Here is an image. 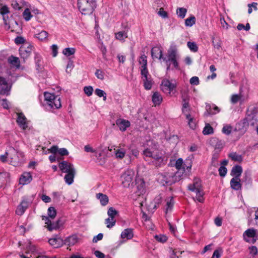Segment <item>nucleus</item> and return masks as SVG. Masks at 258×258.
<instances>
[{"label":"nucleus","instance_id":"1","mask_svg":"<svg viewBox=\"0 0 258 258\" xmlns=\"http://www.w3.org/2000/svg\"><path fill=\"white\" fill-rule=\"evenodd\" d=\"M44 106L47 110L56 109L61 107L60 98L53 93L45 92Z\"/></svg>","mask_w":258,"mask_h":258},{"label":"nucleus","instance_id":"2","mask_svg":"<svg viewBox=\"0 0 258 258\" xmlns=\"http://www.w3.org/2000/svg\"><path fill=\"white\" fill-rule=\"evenodd\" d=\"M96 6V0H78V7L82 14H92Z\"/></svg>","mask_w":258,"mask_h":258},{"label":"nucleus","instance_id":"3","mask_svg":"<svg viewBox=\"0 0 258 258\" xmlns=\"http://www.w3.org/2000/svg\"><path fill=\"white\" fill-rule=\"evenodd\" d=\"M178 58V55L177 54V50L174 47H171L168 51L167 58L163 57L162 59L166 62L167 66V70L170 69L171 63L176 69H179L177 59Z\"/></svg>","mask_w":258,"mask_h":258},{"label":"nucleus","instance_id":"4","mask_svg":"<svg viewBox=\"0 0 258 258\" xmlns=\"http://www.w3.org/2000/svg\"><path fill=\"white\" fill-rule=\"evenodd\" d=\"M188 188L196 194V198L200 202H203V191L201 187V180L199 178H195L192 184L188 186Z\"/></svg>","mask_w":258,"mask_h":258},{"label":"nucleus","instance_id":"5","mask_svg":"<svg viewBox=\"0 0 258 258\" xmlns=\"http://www.w3.org/2000/svg\"><path fill=\"white\" fill-rule=\"evenodd\" d=\"M7 154L9 155L10 164L13 166H18L22 162V154L18 152L13 147H10L7 149Z\"/></svg>","mask_w":258,"mask_h":258},{"label":"nucleus","instance_id":"6","mask_svg":"<svg viewBox=\"0 0 258 258\" xmlns=\"http://www.w3.org/2000/svg\"><path fill=\"white\" fill-rule=\"evenodd\" d=\"M135 172L132 169L126 170L121 175L122 184L125 187H128L134 183Z\"/></svg>","mask_w":258,"mask_h":258},{"label":"nucleus","instance_id":"7","mask_svg":"<svg viewBox=\"0 0 258 258\" xmlns=\"http://www.w3.org/2000/svg\"><path fill=\"white\" fill-rule=\"evenodd\" d=\"M172 173L165 172L159 173L157 179L158 182L163 186L171 185L175 183L176 180H173Z\"/></svg>","mask_w":258,"mask_h":258},{"label":"nucleus","instance_id":"8","mask_svg":"<svg viewBox=\"0 0 258 258\" xmlns=\"http://www.w3.org/2000/svg\"><path fill=\"white\" fill-rule=\"evenodd\" d=\"M157 146L154 144V146L151 148H147L143 151V154L146 157H151L155 160L161 159V154L157 149Z\"/></svg>","mask_w":258,"mask_h":258},{"label":"nucleus","instance_id":"9","mask_svg":"<svg viewBox=\"0 0 258 258\" xmlns=\"http://www.w3.org/2000/svg\"><path fill=\"white\" fill-rule=\"evenodd\" d=\"M247 120L248 123L251 125H254L258 123V110L255 108H248L247 113Z\"/></svg>","mask_w":258,"mask_h":258},{"label":"nucleus","instance_id":"10","mask_svg":"<svg viewBox=\"0 0 258 258\" xmlns=\"http://www.w3.org/2000/svg\"><path fill=\"white\" fill-rule=\"evenodd\" d=\"M161 89L163 92L167 94L174 93L176 85V84L170 81L167 79H164L162 81L161 85Z\"/></svg>","mask_w":258,"mask_h":258},{"label":"nucleus","instance_id":"11","mask_svg":"<svg viewBox=\"0 0 258 258\" xmlns=\"http://www.w3.org/2000/svg\"><path fill=\"white\" fill-rule=\"evenodd\" d=\"M256 230L253 228L247 229L243 234V239L247 242L254 243L256 242Z\"/></svg>","mask_w":258,"mask_h":258},{"label":"nucleus","instance_id":"12","mask_svg":"<svg viewBox=\"0 0 258 258\" xmlns=\"http://www.w3.org/2000/svg\"><path fill=\"white\" fill-rule=\"evenodd\" d=\"M42 220L45 222V227L50 231L59 229L61 225L59 224V220H57L55 222H52V220L47 216H43Z\"/></svg>","mask_w":258,"mask_h":258},{"label":"nucleus","instance_id":"13","mask_svg":"<svg viewBox=\"0 0 258 258\" xmlns=\"http://www.w3.org/2000/svg\"><path fill=\"white\" fill-rule=\"evenodd\" d=\"M11 86L8 84L6 79L0 77V95H8L11 90Z\"/></svg>","mask_w":258,"mask_h":258},{"label":"nucleus","instance_id":"14","mask_svg":"<svg viewBox=\"0 0 258 258\" xmlns=\"http://www.w3.org/2000/svg\"><path fill=\"white\" fill-rule=\"evenodd\" d=\"M59 168L62 172L67 173L76 172L74 165L67 161H62L59 164Z\"/></svg>","mask_w":258,"mask_h":258},{"label":"nucleus","instance_id":"15","mask_svg":"<svg viewBox=\"0 0 258 258\" xmlns=\"http://www.w3.org/2000/svg\"><path fill=\"white\" fill-rule=\"evenodd\" d=\"M17 122L20 127L23 130H26L28 126V121L26 117L22 112L17 113Z\"/></svg>","mask_w":258,"mask_h":258},{"label":"nucleus","instance_id":"16","mask_svg":"<svg viewBox=\"0 0 258 258\" xmlns=\"http://www.w3.org/2000/svg\"><path fill=\"white\" fill-rule=\"evenodd\" d=\"M142 76L143 81L144 82V86L146 90H150L152 88L153 82L151 76L149 74V72L145 73H141Z\"/></svg>","mask_w":258,"mask_h":258},{"label":"nucleus","instance_id":"17","mask_svg":"<svg viewBox=\"0 0 258 258\" xmlns=\"http://www.w3.org/2000/svg\"><path fill=\"white\" fill-rule=\"evenodd\" d=\"M209 144L214 147L215 150L220 151L224 146V141L214 137L210 140Z\"/></svg>","mask_w":258,"mask_h":258},{"label":"nucleus","instance_id":"18","mask_svg":"<svg viewBox=\"0 0 258 258\" xmlns=\"http://www.w3.org/2000/svg\"><path fill=\"white\" fill-rule=\"evenodd\" d=\"M116 124L119 128V130L122 132L125 131L131 124L128 120L121 118L116 120Z\"/></svg>","mask_w":258,"mask_h":258},{"label":"nucleus","instance_id":"19","mask_svg":"<svg viewBox=\"0 0 258 258\" xmlns=\"http://www.w3.org/2000/svg\"><path fill=\"white\" fill-rule=\"evenodd\" d=\"M49 244L54 248H57L62 246L63 243V240L60 237H54L49 239Z\"/></svg>","mask_w":258,"mask_h":258},{"label":"nucleus","instance_id":"20","mask_svg":"<svg viewBox=\"0 0 258 258\" xmlns=\"http://www.w3.org/2000/svg\"><path fill=\"white\" fill-rule=\"evenodd\" d=\"M139 62L141 65V73H145L148 72L147 69V56L145 55H142L139 58Z\"/></svg>","mask_w":258,"mask_h":258},{"label":"nucleus","instance_id":"21","mask_svg":"<svg viewBox=\"0 0 258 258\" xmlns=\"http://www.w3.org/2000/svg\"><path fill=\"white\" fill-rule=\"evenodd\" d=\"M32 180V175L30 172H24L20 178V183L22 184L29 183Z\"/></svg>","mask_w":258,"mask_h":258},{"label":"nucleus","instance_id":"22","mask_svg":"<svg viewBox=\"0 0 258 258\" xmlns=\"http://www.w3.org/2000/svg\"><path fill=\"white\" fill-rule=\"evenodd\" d=\"M240 180L239 178L233 177L230 180V186L231 187L235 190L240 189L241 188V185L240 182Z\"/></svg>","mask_w":258,"mask_h":258},{"label":"nucleus","instance_id":"23","mask_svg":"<svg viewBox=\"0 0 258 258\" xmlns=\"http://www.w3.org/2000/svg\"><path fill=\"white\" fill-rule=\"evenodd\" d=\"M152 56L153 58H158L159 59L163 58L162 57V51L159 47H154L151 50Z\"/></svg>","mask_w":258,"mask_h":258},{"label":"nucleus","instance_id":"24","mask_svg":"<svg viewBox=\"0 0 258 258\" xmlns=\"http://www.w3.org/2000/svg\"><path fill=\"white\" fill-rule=\"evenodd\" d=\"M96 198L99 200L101 205L103 206H106L109 202L108 198L105 194L98 193L96 195Z\"/></svg>","mask_w":258,"mask_h":258},{"label":"nucleus","instance_id":"25","mask_svg":"<svg viewBox=\"0 0 258 258\" xmlns=\"http://www.w3.org/2000/svg\"><path fill=\"white\" fill-rule=\"evenodd\" d=\"M121 238L122 239H131L134 236L133 229L127 228L124 229L121 233Z\"/></svg>","mask_w":258,"mask_h":258},{"label":"nucleus","instance_id":"26","mask_svg":"<svg viewBox=\"0 0 258 258\" xmlns=\"http://www.w3.org/2000/svg\"><path fill=\"white\" fill-rule=\"evenodd\" d=\"M242 172V169L240 166L236 165L234 166L231 170V175L234 177L239 178Z\"/></svg>","mask_w":258,"mask_h":258},{"label":"nucleus","instance_id":"27","mask_svg":"<svg viewBox=\"0 0 258 258\" xmlns=\"http://www.w3.org/2000/svg\"><path fill=\"white\" fill-rule=\"evenodd\" d=\"M8 62L13 67L19 69L20 67V61L18 57L11 55L8 58Z\"/></svg>","mask_w":258,"mask_h":258},{"label":"nucleus","instance_id":"28","mask_svg":"<svg viewBox=\"0 0 258 258\" xmlns=\"http://www.w3.org/2000/svg\"><path fill=\"white\" fill-rule=\"evenodd\" d=\"M9 173L6 172L0 173V188L2 187L8 181Z\"/></svg>","mask_w":258,"mask_h":258},{"label":"nucleus","instance_id":"29","mask_svg":"<svg viewBox=\"0 0 258 258\" xmlns=\"http://www.w3.org/2000/svg\"><path fill=\"white\" fill-rule=\"evenodd\" d=\"M182 113L184 115H186L187 114L189 113V111L190 110V106L189 105L188 99L183 98H182Z\"/></svg>","mask_w":258,"mask_h":258},{"label":"nucleus","instance_id":"30","mask_svg":"<svg viewBox=\"0 0 258 258\" xmlns=\"http://www.w3.org/2000/svg\"><path fill=\"white\" fill-rule=\"evenodd\" d=\"M162 99L161 95L158 92H155L152 96V101L155 105H160Z\"/></svg>","mask_w":258,"mask_h":258},{"label":"nucleus","instance_id":"31","mask_svg":"<svg viewBox=\"0 0 258 258\" xmlns=\"http://www.w3.org/2000/svg\"><path fill=\"white\" fill-rule=\"evenodd\" d=\"M206 110L210 114H215L220 111L219 108L214 104L206 105Z\"/></svg>","mask_w":258,"mask_h":258},{"label":"nucleus","instance_id":"32","mask_svg":"<svg viewBox=\"0 0 258 258\" xmlns=\"http://www.w3.org/2000/svg\"><path fill=\"white\" fill-rule=\"evenodd\" d=\"M78 242V238L76 235H72L67 238L64 243L69 246L74 245Z\"/></svg>","mask_w":258,"mask_h":258},{"label":"nucleus","instance_id":"33","mask_svg":"<svg viewBox=\"0 0 258 258\" xmlns=\"http://www.w3.org/2000/svg\"><path fill=\"white\" fill-rule=\"evenodd\" d=\"M127 37V32L123 31H119L116 33H115V38L116 39L121 41L124 42L125 38Z\"/></svg>","mask_w":258,"mask_h":258},{"label":"nucleus","instance_id":"34","mask_svg":"<svg viewBox=\"0 0 258 258\" xmlns=\"http://www.w3.org/2000/svg\"><path fill=\"white\" fill-rule=\"evenodd\" d=\"M76 172H71L67 173L64 176V180L66 182L70 185L74 182V178L75 177Z\"/></svg>","mask_w":258,"mask_h":258},{"label":"nucleus","instance_id":"35","mask_svg":"<svg viewBox=\"0 0 258 258\" xmlns=\"http://www.w3.org/2000/svg\"><path fill=\"white\" fill-rule=\"evenodd\" d=\"M114 153L116 158L122 159L125 154V151L122 148L114 149Z\"/></svg>","mask_w":258,"mask_h":258},{"label":"nucleus","instance_id":"36","mask_svg":"<svg viewBox=\"0 0 258 258\" xmlns=\"http://www.w3.org/2000/svg\"><path fill=\"white\" fill-rule=\"evenodd\" d=\"M186 119L188 120V124L191 128L194 129L196 126V121L194 118L191 116L190 113L185 115Z\"/></svg>","mask_w":258,"mask_h":258},{"label":"nucleus","instance_id":"37","mask_svg":"<svg viewBox=\"0 0 258 258\" xmlns=\"http://www.w3.org/2000/svg\"><path fill=\"white\" fill-rule=\"evenodd\" d=\"M48 35V33L46 31L42 30L40 33L35 34V37L40 41H44L47 39Z\"/></svg>","mask_w":258,"mask_h":258},{"label":"nucleus","instance_id":"38","mask_svg":"<svg viewBox=\"0 0 258 258\" xmlns=\"http://www.w3.org/2000/svg\"><path fill=\"white\" fill-rule=\"evenodd\" d=\"M185 172L184 170H178L174 174L172 173V177L173 180H176L175 182L179 181L183 175V173Z\"/></svg>","mask_w":258,"mask_h":258},{"label":"nucleus","instance_id":"39","mask_svg":"<svg viewBox=\"0 0 258 258\" xmlns=\"http://www.w3.org/2000/svg\"><path fill=\"white\" fill-rule=\"evenodd\" d=\"M187 13V9L184 8H178L176 10V14L178 17L183 19Z\"/></svg>","mask_w":258,"mask_h":258},{"label":"nucleus","instance_id":"40","mask_svg":"<svg viewBox=\"0 0 258 258\" xmlns=\"http://www.w3.org/2000/svg\"><path fill=\"white\" fill-rule=\"evenodd\" d=\"M35 62L36 66V69L39 70L41 69L42 66V58L41 56L38 53H35Z\"/></svg>","mask_w":258,"mask_h":258},{"label":"nucleus","instance_id":"41","mask_svg":"<svg viewBox=\"0 0 258 258\" xmlns=\"http://www.w3.org/2000/svg\"><path fill=\"white\" fill-rule=\"evenodd\" d=\"M192 166V161L190 159H186L183 163V170L189 172Z\"/></svg>","mask_w":258,"mask_h":258},{"label":"nucleus","instance_id":"42","mask_svg":"<svg viewBox=\"0 0 258 258\" xmlns=\"http://www.w3.org/2000/svg\"><path fill=\"white\" fill-rule=\"evenodd\" d=\"M213 128L209 123L206 124L203 131V134L208 135L213 134Z\"/></svg>","mask_w":258,"mask_h":258},{"label":"nucleus","instance_id":"43","mask_svg":"<svg viewBox=\"0 0 258 258\" xmlns=\"http://www.w3.org/2000/svg\"><path fill=\"white\" fill-rule=\"evenodd\" d=\"M48 217L50 219L53 220L56 216V212L54 207H50L47 211Z\"/></svg>","mask_w":258,"mask_h":258},{"label":"nucleus","instance_id":"44","mask_svg":"<svg viewBox=\"0 0 258 258\" xmlns=\"http://www.w3.org/2000/svg\"><path fill=\"white\" fill-rule=\"evenodd\" d=\"M76 51V49L75 48L73 47H68L64 48L62 51V53L67 56H70L72 55H73Z\"/></svg>","mask_w":258,"mask_h":258},{"label":"nucleus","instance_id":"45","mask_svg":"<svg viewBox=\"0 0 258 258\" xmlns=\"http://www.w3.org/2000/svg\"><path fill=\"white\" fill-rule=\"evenodd\" d=\"M19 51L21 56L24 59L28 58L31 53L30 50H26L24 48H20Z\"/></svg>","mask_w":258,"mask_h":258},{"label":"nucleus","instance_id":"46","mask_svg":"<svg viewBox=\"0 0 258 258\" xmlns=\"http://www.w3.org/2000/svg\"><path fill=\"white\" fill-rule=\"evenodd\" d=\"M116 220L114 218L109 217L105 219V223L106 227L108 228H111L115 225Z\"/></svg>","mask_w":258,"mask_h":258},{"label":"nucleus","instance_id":"47","mask_svg":"<svg viewBox=\"0 0 258 258\" xmlns=\"http://www.w3.org/2000/svg\"><path fill=\"white\" fill-rule=\"evenodd\" d=\"M196 23V18L194 16H191L187 18L185 21V25L187 27H191Z\"/></svg>","mask_w":258,"mask_h":258},{"label":"nucleus","instance_id":"48","mask_svg":"<svg viewBox=\"0 0 258 258\" xmlns=\"http://www.w3.org/2000/svg\"><path fill=\"white\" fill-rule=\"evenodd\" d=\"M229 157L233 161H242V156L235 152L231 153L229 154Z\"/></svg>","mask_w":258,"mask_h":258},{"label":"nucleus","instance_id":"49","mask_svg":"<svg viewBox=\"0 0 258 258\" xmlns=\"http://www.w3.org/2000/svg\"><path fill=\"white\" fill-rule=\"evenodd\" d=\"M95 94L99 97H103L104 101L106 100V94L103 90L98 88L96 89Z\"/></svg>","mask_w":258,"mask_h":258},{"label":"nucleus","instance_id":"50","mask_svg":"<svg viewBox=\"0 0 258 258\" xmlns=\"http://www.w3.org/2000/svg\"><path fill=\"white\" fill-rule=\"evenodd\" d=\"M32 17V15L31 14V13L29 9H26L25 10L24 12H23V17L24 19L28 21H29L31 18Z\"/></svg>","mask_w":258,"mask_h":258},{"label":"nucleus","instance_id":"51","mask_svg":"<svg viewBox=\"0 0 258 258\" xmlns=\"http://www.w3.org/2000/svg\"><path fill=\"white\" fill-rule=\"evenodd\" d=\"M187 45L189 49L193 52H197L198 50L197 45L194 42H188Z\"/></svg>","mask_w":258,"mask_h":258},{"label":"nucleus","instance_id":"52","mask_svg":"<svg viewBox=\"0 0 258 258\" xmlns=\"http://www.w3.org/2000/svg\"><path fill=\"white\" fill-rule=\"evenodd\" d=\"M183 162L181 158L177 160L175 163V167L178 170H183Z\"/></svg>","mask_w":258,"mask_h":258},{"label":"nucleus","instance_id":"53","mask_svg":"<svg viewBox=\"0 0 258 258\" xmlns=\"http://www.w3.org/2000/svg\"><path fill=\"white\" fill-rule=\"evenodd\" d=\"M174 202L173 200V198L172 197H171L170 200L169 201H167V208H166V213L170 211L174 205Z\"/></svg>","mask_w":258,"mask_h":258},{"label":"nucleus","instance_id":"54","mask_svg":"<svg viewBox=\"0 0 258 258\" xmlns=\"http://www.w3.org/2000/svg\"><path fill=\"white\" fill-rule=\"evenodd\" d=\"M232 127L230 125H225L222 128V133L226 135H229L232 132Z\"/></svg>","mask_w":258,"mask_h":258},{"label":"nucleus","instance_id":"55","mask_svg":"<svg viewBox=\"0 0 258 258\" xmlns=\"http://www.w3.org/2000/svg\"><path fill=\"white\" fill-rule=\"evenodd\" d=\"M117 212L113 208L110 207L109 208L107 214L109 217L114 218L115 216L117 215Z\"/></svg>","mask_w":258,"mask_h":258},{"label":"nucleus","instance_id":"56","mask_svg":"<svg viewBox=\"0 0 258 258\" xmlns=\"http://www.w3.org/2000/svg\"><path fill=\"white\" fill-rule=\"evenodd\" d=\"M241 96L238 94L232 95L231 98V102L233 104L237 103L241 99Z\"/></svg>","mask_w":258,"mask_h":258},{"label":"nucleus","instance_id":"57","mask_svg":"<svg viewBox=\"0 0 258 258\" xmlns=\"http://www.w3.org/2000/svg\"><path fill=\"white\" fill-rule=\"evenodd\" d=\"M155 239L159 242L164 243L167 240V238L164 235H156L155 236Z\"/></svg>","mask_w":258,"mask_h":258},{"label":"nucleus","instance_id":"58","mask_svg":"<svg viewBox=\"0 0 258 258\" xmlns=\"http://www.w3.org/2000/svg\"><path fill=\"white\" fill-rule=\"evenodd\" d=\"M257 4L256 3H252L251 4H249L248 5V13L251 14L252 12V9L253 8L254 10L256 11L257 10Z\"/></svg>","mask_w":258,"mask_h":258},{"label":"nucleus","instance_id":"59","mask_svg":"<svg viewBox=\"0 0 258 258\" xmlns=\"http://www.w3.org/2000/svg\"><path fill=\"white\" fill-rule=\"evenodd\" d=\"M0 106L8 109L9 108V103L6 99H3L0 100Z\"/></svg>","mask_w":258,"mask_h":258},{"label":"nucleus","instance_id":"60","mask_svg":"<svg viewBox=\"0 0 258 258\" xmlns=\"http://www.w3.org/2000/svg\"><path fill=\"white\" fill-rule=\"evenodd\" d=\"M26 209H25L23 206H21L20 204L18 206L16 210V213L18 215H23L25 211H26Z\"/></svg>","mask_w":258,"mask_h":258},{"label":"nucleus","instance_id":"61","mask_svg":"<svg viewBox=\"0 0 258 258\" xmlns=\"http://www.w3.org/2000/svg\"><path fill=\"white\" fill-rule=\"evenodd\" d=\"M93 90L91 86H86L84 88V91L88 96H90L92 94Z\"/></svg>","mask_w":258,"mask_h":258},{"label":"nucleus","instance_id":"62","mask_svg":"<svg viewBox=\"0 0 258 258\" xmlns=\"http://www.w3.org/2000/svg\"><path fill=\"white\" fill-rule=\"evenodd\" d=\"M218 170H219V175L221 177H224L226 175V174L227 173V171L226 168L225 167L222 166L220 167Z\"/></svg>","mask_w":258,"mask_h":258},{"label":"nucleus","instance_id":"63","mask_svg":"<svg viewBox=\"0 0 258 258\" xmlns=\"http://www.w3.org/2000/svg\"><path fill=\"white\" fill-rule=\"evenodd\" d=\"M95 76L100 80H103L104 77V73L100 70H97L95 72Z\"/></svg>","mask_w":258,"mask_h":258},{"label":"nucleus","instance_id":"64","mask_svg":"<svg viewBox=\"0 0 258 258\" xmlns=\"http://www.w3.org/2000/svg\"><path fill=\"white\" fill-rule=\"evenodd\" d=\"M191 85H198L199 84V79L198 77H192L189 80Z\"/></svg>","mask_w":258,"mask_h":258}]
</instances>
